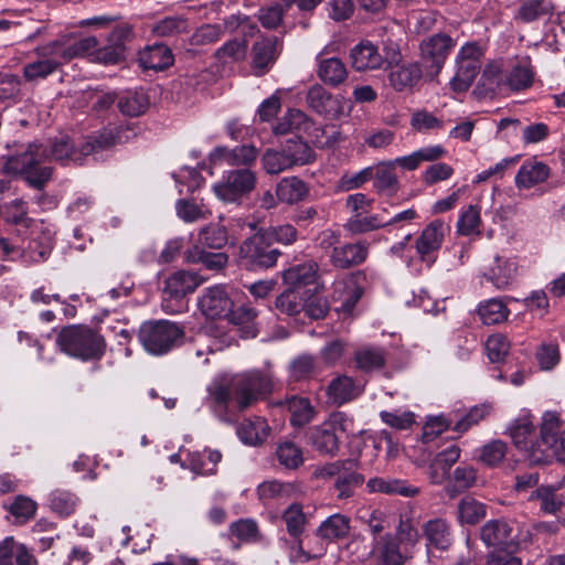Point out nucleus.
I'll list each match as a JSON object with an SVG mask.
<instances>
[{"label":"nucleus","mask_w":565,"mask_h":565,"mask_svg":"<svg viewBox=\"0 0 565 565\" xmlns=\"http://www.w3.org/2000/svg\"><path fill=\"white\" fill-rule=\"evenodd\" d=\"M273 390L268 373L249 371L234 376L230 385L213 382L207 387L206 404L224 422H228V405L234 401L239 411H244Z\"/></svg>","instance_id":"nucleus-1"},{"label":"nucleus","mask_w":565,"mask_h":565,"mask_svg":"<svg viewBox=\"0 0 565 565\" xmlns=\"http://www.w3.org/2000/svg\"><path fill=\"white\" fill-rule=\"evenodd\" d=\"M71 156V145L67 136L61 137L47 147L41 142L29 143L22 152L8 157L3 164L4 172L22 177L31 186L43 188L52 178V169L45 164L49 158L67 161Z\"/></svg>","instance_id":"nucleus-2"},{"label":"nucleus","mask_w":565,"mask_h":565,"mask_svg":"<svg viewBox=\"0 0 565 565\" xmlns=\"http://www.w3.org/2000/svg\"><path fill=\"white\" fill-rule=\"evenodd\" d=\"M138 338L148 353L163 355L182 343L184 329L169 320L148 321L141 324Z\"/></svg>","instance_id":"nucleus-3"},{"label":"nucleus","mask_w":565,"mask_h":565,"mask_svg":"<svg viewBox=\"0 0 565 565\" xmlns=\"http://www.w3.org/2000/svg\"><path fill=\"white\" fill-rule=\"evenodd\" d=\"M280 255L264 231H259L242 243L239 264L248 270H265L274 267Z\"/></svg>","instance_id":"nucleus-4"},{"label":"nucleus","mask_w":565,"mask_h":565,"mask_svg":"<svg viewBox=\"0 0 565 565\" xmlns=\"http://www.w3.org/2000/svg\"><path fill=\"white\" fill-rule=\"evenodd\" d=\"M203 279L195 273L178 270L171 274L164 282L162 292V309L167 313H179L185 310V296L192 294Z\"/></svg>","instance_id":"nucleus-5"},{"label":"nucleus","mask_w":565,"mask_h":565,"mask_svg":"<svg viewBox=\"0 0 565 565\" xmlns=\"http://www.w3.org/2000/svg\"><path fill=\"white\" fill-rule=\"evenodd\" d=\"M256 175L248 169L233 170L225 173L212 189L215 196L225 203H236L254 190Z\"/></svg>","instance_id":"nucleus-6"},{"label":"nucleus","mask_w":565,"mask_h":565,"mask_svg":"<svg viewBox=\"0 0 565 565\" xmlns=\"http://www.w3.org/2000/svg\"><path fill=\"white\" fill-rule=\"evenodd\" d=\"M306 102L313 111L333 120L349 116L351 111L345 98L332 95L320 84H313L309 87Z\"/></svg>","instance_id":"nucleus-7"},{"label":"nucleus","mask_w":565,"mask_h":565,"mask_svg":"<svg viewBox=\"0 0 565 565\" xmlns=\"http://www.w3.org/2000/svg\"><path fill=\"white\" fill-rule=\"evenodd\" d=\"M516 525L514 521L490 520L481 527L480 537L488 546H515L527 535L519 533Z\"/></svg>","instance_id":"nucleus-8"},{"label":"nucleus","mask_w":565,"mask_h":565,"mask_svg":"<svg viewBox=\"0 0 565 565\" xmlns=\"http://www.w3.org/2000/svg\"><path fill=\"white\" fill-rule=\"evenodd\" d=\"M510 436L514 445L529 452L531 461L540 463L546 461L545 451L541 444H533L534 423L530 414H522L509 427Z\"/></svg>","instance_id":"nucleus-9"},{"label":"nucleus","mask_w":565,"mask_h":565,"mask_svg":"<svg viewBox=\"0 0 565 565\" xmlns=\"http://www.w3.org/2000/svg\"><path fill=\"white\" fill-rule=\"evenodd\" d=\"M327 271V269L321 270L319 264L311 259L286 269L282 273V280L292 290L309 285H315L317 290H324L326 281L323 280V274Z\"/></svg>","instance_id":"nucleus-10"},{"label":"nucleus","mask_w":565,"mask_h":565,"mask_svg":"<svg viewBox=\"0 0 565 565\" xmlns=\"http://www.w3.org/2000/svg\"><path fill=\"white\" fill-rule=\"evenodd\" d=\"M454 45L452 39L445 33L434 34L420 43L422 61L431 75L439 73Z\"/></svg>","instance_id":"nucleus-11"},{"label":"nucleus","mask_w":565,"mask_h":565,"mask_svg":"<svg viewBox=\"0 0 565 565\" xmlns=\"http://www.w3.org/2000/svg\"><path fill=\"white\" fill-rule=\"evenodd\" d=\"M137 136V129L134 125L119 126L115 130L104 129L97 135L87 137L85 143L82 145L79 152L83 156L106 150L119 143H126Z\"/></svg>","instance_id":"nucleus-12"},{"label":"nucleus","mask_w":565,"mask_h":565,"mask_svg":"<svg viewBox=\"0 0 565 565\" xmlns=\"http://www.w3.org/2000/svg\"><path fill=\"white\" fill-rule=\"evenodd\" d=\"M104 338L87 328L73 326V358L82 361H98L105 353Z\"/></svg>","instance_id":"nucleus-13"},{"label":"nucleus","mask_w":565,"mask_h":565,"mask_svg":"<svg viewBox=\"0 0 565 565\" xmlns=\"http://www.w3.org/2000/svg\"><path fill=\"white\" fill-rule=\"evenodd\" d=\"M449 226L440 220L430 222L416 239V250L422 262L431 265L436 260V253L441 247Z\"/></svg>","instance_id":"nucleus-14"},{"label":"nucleus","mask_w":565,"mask_h":565,"mask_svg":"<svg viewBox=\"0 0 565 565\" xmlns=\"http://www.w3.org/2000/svg\"><path fill=\"white\" fill-rule=\"evenodd\" d=\"M132 38V26L127 22L117 24L108 35V44L95 53L98 63L116 64L125 53V44Z\"/></svg>","instance_id":"nucleus-15"},{"label":"nucleus","mask_w":565,"mask_h":565,"mask_svg":"<svg viewBox=\"0 0 565 565\" xmlns=\"http://www.w3.org/2000/svg\"><path fill=\"white\" fill-rule=\"evenodd\" d=\"M199 307L206 318H227L233 311V301L221 285L209 287L199 299Z\"/></svg>","instance_id":"nucleus-16"},{"label":"nucleus","mask_w":565,"mask_h":565,"mask_svg":"<svg viewBox=\"0 0 565 565\" xmlns=\"http://www.w3.org/2000/svg\"><path fill=\"white\" fill-rule=\"evenodd\" d=\"M340 415H332L322 424L313 426L308 431L312 447L326 455H334L339 450V437L337 426Z\"/></svg>","instance_id":"nucleus-17"},{"label":"nucleus","mask_w":565,"mask_h":565,"mask_svg":"<svg viewBox=\"0 0 565 565\" xmlns=\"http://www.w3.org/2000/svg\"><path fill=\"white\" fill-rule=\"evenodd\" d=\"M369 256V244L366 242L344 243L331 250L330 264L339 269H349L360 266Z\"/></svg>","instance_id":"nucleus-18"},{"label":"nucleus","mask_w":565,"mask_h":565,"mask_svg":"<svg viewBox=\"0 0 565 565\" xmlns=\"http://www.w3.org/2000/svg\"><path fill=\"white\" fill-rule=\"evenodd\" d=\"M519 265L515 258L497 255L493 264L483 273L486 280L499 290L509 289L516 279Z\"/></svg>","instance_id":"nucleus-19"},{"label":"nucleus","mask_w":565,"mask_h":565,"mask_svg":"<svg viewBox=\"0 0 565 565\" xmlns=\"http://www.w3.org/2000/svg\"><path fill=\"white\" fill-rule=\"evenodd\" d=\"M326 49L316 56L317 76L327 86L338 87L342 85L349 71L345 63L337 56H326Z\"/></svg>","instance_id":"nucleus-20"},{"label":"nucleus","mask_w":565,"mask_h":565,"mask_svg":"<svg viewBox=\"0 0 565 565\" xmlns=\"http://www.w3.org/2000/svg\"><path fill=\"white\" fill-rule=\"evenodd\" d=\"M332 299L341 302L339 308L343 313H352L355 305L362 297V288L352 275H341L333 281Z\"/></svg>","instance_id":"nucleus-21"},{"label":"nucleus","mask_w":565,"mask_h":565,"mask_svg":"<svg viewBox=\"0 0 565 565\" xmlns=\"http://www.w3.org/2000/svg\"><path fill=\"white\" fill-rule=\"evenodd\" d=\"M422 529L423 536L426 540L427 550L436 548L439 551H446L451 546L454 535L451 525L446 519H430L423 524Z\"/></svg>","instance_id":"nucleus-22"},{"label":"nucleus","mask_w":565,"mask_h":565,"mask_svg":"<svg viewBox=\"0 0 565 565\" xmlns=\"http://www.w3.org/2000/svg\"><path fill=\"white\" fill-rule=\"evenodd\" d=\"M350 61L356 72L383 68L382 54L379 47L369 40H363L350 50Z\"/></svg>","instance_id":"nucleus-23"},{"label":"nucleus","mask_w":565,"mask_h":565,"mask_svg":"<svg viewBox=\"0 0 565 565\" xmlns=\"http://www.w3.org/2000/svg\"><path fill=\"white\" fill-rule=\"evenodd\" d=\"M256 157L257 150L250 145H243L233 149L216 147L210 154L214 164L226 163L228 166H248L255 161Z\"/></svg>","instance_id":"nucleus-24"},{"label":"nucleus","mask_w":565,"mask_h":565,"mask_svg":"<svg viewBox=\"0 0 565 565\" xmlns=\"http://www.w3.org/2000/svg\"><path fill=\"white\" fill-rule=\"evenodd\" d=\"M564 428L558 415L554 412H545L541 423V448L545 451L546 460L554 455L561 443V435Z\"/></svg>","instance_id":"nucleus-25"},{"label":"nucleus","mask_w":565,"mask_h":565,"mask_svg":"<svg viewBox=\"0 0 565 565\" xmlns=\"http://www.w3.org/2000/svg\"><path fill=\"white\" fill-rule=\"evenodd\" d=\"M363 392V385L347 375L338 376L328 385V397L334 405H342L358 398Z\"/></svg>","instance_id":"nucleus-26"},{"label":"nucleus","mask_w":565,"mask_h":565,"mask_svg":"<svg viewBox=\"0 0 565 565\" xmlns=\"http://www.w3.org/2000/svg\"><path fill=\"white\" fill-rule=\"evenodd\" d=\"M280 53L276 38L262 39L253 45V68L257 75H263L274 64Z\"/></svg>","instance_id":"nucleus-27"},{"label":"nucleus","mask_w":565,"mask_h":565,"mask_svg":"<svg viewBox=\"0 0 565 565\" xmlns=\"http://www.w3.org/2000/svg\"><path fill=\"white\" fill-rule=\"evenodd\" d=\"M370 493H384L412 498L419 493L418 488L408 484L405 480L395 478L374 477L366 482Z\"/></svg>","instance_id":"nucleus-28"},{"label":"nucleus","mask_w":565,"mask_h":565,"mask_svg":"<svg viewBox=\"0 0 565 565\" xmlns=\"http://www.w3.org/2000/svg\"><path fill=\"white\" fill-rule=\"evenodd\" d=\"M138 60L145 70L162 71L173 64L174 57L167 45L156 43L140 51Z\"/></svg>","instance_id":"nucleus-29"},{"label":"nucleus","mask_w":565,"mask_h":565,"mask_svg":"<svg viewBox=\"0 0 565 565\" xmlns=\"http://www.w3.org/2000/svg\"><path fill=\"white\" fill-rule=\"evenodd\" d=\"M460 449L452 445L437 454L429 466V479L434 484H441L450 476V468L458 461Z\"/></svg>","instance_id":"nucleus-30"},{"label":"nucleus","mask_w":565,"mask_h":565,"mask_svg":"<svg viewBox=\"0 0 565 565\" xmlns=\"http://www.w3.org/2000/svg\"><path fill=\"white\" fill-rule=\"evenodd\" d=\"M447 153L446 149L440 145L427 146L423 147L411 154L395 158L394 160H390V162L394 166H399L402 169L407 171H413L418 168V166L424 161H435L438 160Z\"/></svg>","instance_id":"nucleus-31"},{"label":"nucleus","mask_w":565,"mask_h":565,"mask_svg":"<svg viewBox=\"0 0 565 565\" xmlns=\"http://www.w3.org/2000/svg\"><path fill=\"white\" fill-rule=\"evenodd\" d=\"M550 175V168L535 159L526 160L515 175V184L520 189H530L544 182Z\"/></svg>","instance_id":"nucleus-32"},{"label":"nucleus","mask_w":565,"mask_h":565,"mask_svg":"<svg viewBox=\"0 0 565 565\" xmlns=\"http://www.w3.org/2000/svg\"><path fill=\"white\" fill-rule=\"evenodd\" d=\"M312 119L300 109H289L274 126L275 135H286L294 132L297 135L310 132Z\"/></svg>","instance_id":"nucleus-33"},{"label":"nucleus","mask_w":565,"mask_h":565,"mask_svg":"<svg viewBox=\"0 0 565 565\" xmlns=\"http://www.w3.org/2000/svg\"><path fill=\"white\" fill-rule=\"evenodd\" d=\"M350 518L334 513L328 516L316 530V535L321 540L333 542L345 537L350 532Z\"/></svg>","instance_id":"nucleus-34"},{"label":"nucleus","mask_w":565,"mask_h":565,"mask_svg":"<svg viewBox=\"0 0 565 565\" xmlns=\"http://www.w3.org/2000/svg\"><path fill=\"white\" fill-rule=\"evenodd\" d=\"M386 351L373 345L362 347L354 353L356 367L366 373L382 370L386 364Z\"/></svg>","instance_id":"nucleus-35"},{"label":"nucleus","mask_w":565,"mask_h":565,"mask_svg":"<svg viewBox=\"0 0 565 565\" xmlns=\"http://www.w3.org/2000/svg\"><path fill=\"white\" fill-rule=\"evenodd\" d=\"M477 313L482 323L493 326L504 322L510 316V309L503 299L491 298L478 305Z\"/></svg>","instance_id":"nucleus-36"},{"label":"nucleus","mask_w":565,"mask_h":565,"mask_svg":"<svg viewBox=\"0 0 565 565\" xmlns=\"http://www.w3.org/2000/svg\"><path fill=\"white\" fill-rule=\"evenodd\" d=\"M237 435L244 444L254 446L266 440L269 426L262 417L244 419L237 428Z\"/></svg>","instance_id":"nucleus-37"},{"label":"nucleus","mask_w":565,"mask_h":565,"mask_svg":"<svg viewBox=\"0 0 565 565\" xmlns=\"http://www.w3.org/2000/svg\"><path fill=\"white\" fill-rule=\"evenodd\" d=\"M457 71L452 79L450 81V86L452 90L457 93H462L469 89L472 85L475 78L480 72L481 64L480 62L465 61L456 58Z\"/></svg>","instance_id":"nucleus-38"},{"label":"nucleus","mask_w":565,"mask_h":565,"mask_svg":"<svg viewBox=\"0 0 565 565\" xmlns=\"http://www.w3.org/2000/svg\"><path fill=\"white\" fill-rule=\"evenodd\" d=\"M386 226L387 223L381 214L367 215L366 213L353 214L344 224V228L352 235L364 234Z\"/></svg>","instance_id":"nucleus-39"},{"label":"nucleus","mask_w":565,"mask_h":565,"mask_svg":"<svg viewBox=\"0 0 565 565\" xmlns=\"http://www.w3.org/2000/svg\"><path fill=\"white\" fill-rule=\"evenodd\" d=\"M390 161L377 164L373 173V185L379 193L393 195L398 190V180Z\"/></svg>","instance_id":"nucleus-40"},{"label":"nucleus","mask_w":565,"mask_h":565,"mask_svg":"<svg viewBox=\"0 0 565 565\" xmlns=\"http://www.w3.org/2000/svg\"><path fill=\"white\" fill-rule=\"evenodd\" d=\"M420 77L422 68L418 63L403 65L388 74L390 84L397 92L414 86Z\"/></svg>","instance_id":"nucleus-41"},{"label":"nucleus","mask_w":565,"mask_h":565,"mask_svg":"<svg viewBox=\"0 0 565 565\" xmlns=\"http://www.w3.org/2000/svg\"><path fill=\"white\" fill-rule=\"evenodd\" d=\"M307 194L308 188L306 183L296 177L284 178L276 188L277 199L289 204L302 200Z\"/></svg>","instance_id":"nucleus-42"},{"label":"nucleus","mask_w":565,"mask_h":565,"mask_svg":"<svg viewBox=\"0 0 565 565\" xmlns=\"http://www.w3.org/2000/svg\"><path fill=\"white\" fill-rule=\"evenodd\" d=\"M284 405L290 413V423L292 426H303L313 418L315 409L306 397L294 395L288 397Z\"/></svg>","instance_id":"nucleus-43"},{"label":"nucleus","mask_w":565,"mask_h":565,"mask_svg":"<svg viewBox=\"0 0 565 565\" xmlns=\"http://www.w3.org/2000/svg\"><path fill=\"white\" fill-rule=\"evenodd\" d=\"M149 106V98L142 90H127L118 98L119 110L130 117L143 114Z\"/></svg>","instance_id":"nucleus-44"},{"label":"nucleus","mask_w":565,"mask_h":565,"mask_svg":"<svg viewBox=\"0 0 565 565\" xmlns=\"http://www.w3.org/2000/svg\"><path fill=\"white\" fill-rule=\"evenodd\" d=\"M222 454L218 450L204 449L195 451L189 456V467L198 475H212L216 470V465L221 461Z\"/></svg>","instance_id":"nucleus-45"},{"label":"nucleus","mask_w":565,"mask_h":565,"mask_svg":"<svg viewBox=\"0 0 565 565\" xmlns=\"http://www.w3.org/2000/svg\"><path fill=\"white\" fill-rule=\"evenodd\" d=\"M227 241L228 236L225 226L209 224L200 230L195 245L200 246V248L221 249L227 244Z\"/></svg>","instance_id":"nucleus-46"},{"label":"nucleus","mask_w":565,"mask_h":565,"mask_svg":"<svg viewBox=\"0 0 565 565\" xmlns=\"http://www.w3.org/2000/svg\"><path fill=\"white\" fill-rule=\"evenodd\" d=\"M282 521L285 522L288 534L292 539L299 540L307 524V516L302 505L299 503L290 504L282 513Z\"/></svg>","instance_id":"nucleus-47"},{"label":"nucleus","mask_w":565,"mask_h":565,"mask_svg":"<svg viewBox=\"0 0 565 565\" xmlns=\"http://www.w3.org/2000/svg\"><path fill=\"white\" fill-rule=\"evenodd\" d=\"M282 149L292 167L308 164L315 159L313 150L300 138L287 140Z\"/></svg>","instance_id":"nucleus-48"},{"label":"nucleus","mask_w":565,"mask_h":565,"mask_svg":"<svg viewBox=\"0 0 565 565\" xmlns=\"http://www.w3.org/2000/svg\"><path fill=\"white\" fill-rule=\"evenodd\" d=\"M247 52V43L245 40H230L218 47L214 56L222 65L239 62L244 60Z\"/></svg>","instance_id":"nucleus-49"},{"label":"nucleus","mask_w":565,"mask_h":565,"mask_svg":"<svg viewBox=\"0 0 565 565\" xmlns=\"http://www.w3.org/2000/svg\"><path fill=\"white\" fill-rule=\"evenodd\" d=\"M557 488L554 486H541L532 491L530 500L540 501L541 510L544 513L555 514L561 510L563 500L556 494Z\"/></svg>","instance_id":"nucleus-50"},{"label":"nucleus","mask_w":565,"mask_h":565,"mask_svg":"<svg viewBox=\"0 0 565 565\" xmlns=\"http://www.w3.org/2000/svg\"><path fill=\"white\" fill-rule=\"evenodd\" d=\"M486 516V505L475 498L465 497L458 504L460 523L476 524Z\"/></svg>","instance_id":"nucleus-51"},{"label":"nucleus","mask_w":565,"mask_h":565,"mask_svg":"<svg viewBox=\"0 0 565 565\" xmlns=\"http://www.w3.org/2000/svg\"><path fill=\"white\" fill-rule=\"evenodd\" d=\"M186 257L189 262L201 263L205 268L211 270H218L227 263V255L225 253H207L198 245H194L192 249L188 250Z\"/></svg>","instance_id":"nucleus-52"},{"label":"nucleus","mask_w":565,"mask_h":565,"mask_svg":"<svg viewBox=\"0 0 565 565\" xmlns=\"http://www.w3.org/2000/svg\"><path fill=\"white\" fill-rule=\"evenodd\" d=\"M481 216L480 207L477 205H469L465 209L457 222V232L460 235L470 236L480 233Z\"/></svg>","instance_id":"nucleus-53"},{"label":"nucleus","mask_w":565,"mask_h":565,"mask_svg":"<svg viewBox=\"0 0 565 565\" xmlns=\"http://www.w3.org/2000/svg\"><path fill=\"white\" fill-rule=\"evenodd\" d=\"M553 6L547 0H527L519 9L518 18L523 22H533L543 15L551 14Z\"/></svg>","instance_id":"nucleus-54"},{"label":"nucleus","mask_w":565,"mask_h":565,"mask_svg":"<svg viewBox=\"0 0 565 565\" xmlns=\"http://www.w3.org/2000/svg\"><path fill=\"white\" fill-rule=\"evenodd\" d=\"M38 504L26 495H17L9 505L10 513L14 516L15 523L24 524L34 518Z\"/></svg>","instance_id":"nucleus-55"},{"label":"nucleus","mask_w":565,"mask_h":565,"mask_svg":"<svg viewBox=\"0 0 565 565\" xmlns=\"http://www.w3.org/2000/svg\"><path fill=\"white\" fill-rule=\"evenodd\" d=\"M276 455L280 465L288 469H297L303 462L301 448L292 441H284L279 444Z\"/></svg>","instance_id":"nucleus-56"},{"label":"nucleus","mask_w":565,"mask_h":565,"mask_svg":"<svg viewBox=\"0 0 565 565\" xmlns=\"http://www.w3.org/2000/svg\"><path fill=\"white\" fill-rule=\"evenodd\" d=\"M294 488L290 483H284L277 480L264 481L257 488L260 500L287 499L291 495Z\"/></svg>","instance_id":"nucleus-57"},{"label":"nucleus","mask_w":565,"mask_h":565,"mask_svg":"<svg viewBox=\"0 0 565 565\" xmlns=\"http://www.w3.org/2000/svg\"><path fill=\"white\" fill-rule=\"evenodd\" d=\"M364 482L362 475L358 472H342L334 480V489L339 500H345L353 495L354 489Z\"/></svg>","instance_id":"nucleus-58"},{"label":"nucleus","mask_w":565,"mask_h":565,"mask_svg":"<svg viewBox=\"0 0 565 565\" xmlns=\"http://www.w3.org/2000/svg\"><path fill=\"white\" fill-rule=\"evenodd\" d=\"M263 167L269 174H278L292 168L291 161L286 156L284 149L274 150L268 149L262 158Z\"/></svg>","instance_id":"nucleus-59"},{"label":"nucleus","mask_w":565,"mask_h":565,"mask_svg":"<svg viewBox=\"0 0 565 565\" xmlns=\"http://www.w3.org/2000/svg\"><path fill=\"white\" fill-rule=\"evenodd\" d=\"M58 64L53 60H39L23 67V76L28 82H36L52 74Z\"/></svg>","instance_id":"nucleus-60"},{"label":"nucleus","mask_w":565,"mask_h":565,"mask_svg":"<svg viewBox=\"0 0 565 565\" xmlns=\"http://www.w3.org/2000/svg\"><path fill=\"white\" fill-rule=\"evenodd\" d=\"M317 371L316 361L312 355L302 354L296 358L289 366L290 376L295 381H302L311 377Z\"/></svg>","instance_id":"nucleus-61"},{"label":"nucleus","mask_w":565,"mask_h":565,"mask_svg":"<svg viewBox=\"0 0 565 565\" xmlns=\"http://www.w3.org/2000/svg\"><path fill=\"white\" fill-rule=\"evenodd\" d=\"M507 444L502 440H492L486 444L481 450L479 459L489 467L498 466L507 455Z\"/></svg>","instance_id":"nucleus-62"},{"label":"nucleus","mask_w":565,"mask_h":565,"mask_svg":"<svg viewBox=\"0 0 565 565\" xmlns=\"http://www.w3.org/2000/svg\"><path fill=\"white\" fill-rule=\"evenodd\" d=\"M486 351L492 363L500 362L510 351V341L504 334H492L486 342Z\"/></svg>","instance_id":"nucleus-63"},{"label":"nucleus","mask_w":565,"mask_h":565,"mask_svg":"<svg viewBox=\"0 0 565 565\" xmlns=\"http://www.w3.org/2000/svg\"><path fill=\"white\" fill-rule=\"evenodd\" d=\"M231 533L243 542H256L260 537L257 523L252 519H242L233 522Z\"/></svg>","instance_id":"nucleus-64"}]
</instances>
